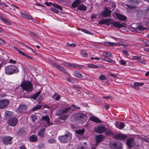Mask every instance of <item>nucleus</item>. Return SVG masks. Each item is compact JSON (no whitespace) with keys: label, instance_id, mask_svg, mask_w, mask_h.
<instances>
[{"label":"nucleus","instance_id":"obj_20","mask_svg":"<svg viewBox=\"0 0 149 149\" xmlns=\"http://www.w3.org/2000/svg\"><path fill=\"white\" fill-rule=\"evenodd\" d=\"M104 137L102 135H100L97 136L96 137V143L95 144V146H97L98 143L100 142L102 140Z\"/></svg>","mask_w":149,"mask_h":149},{"label":"nucleus","instance_id":"obj_58","mask_svg":"<svg viewBox=\"0 0 149 149\" xmlns=\"http://www.w3.org/2000/svg\"><path fill=\"white\" fill-rule=\"evenodd\" d=\"M120 63L122 65H125L126 64V62L123 60H120Z\"/></svg>","mask_w":149,"mask_h":149},{"label":"nucleus","instance_id":"obj_42","mask_svg":"<svg viewBox=\"0 0 149 149\" xmlns=\"http://www.w3.org/2000/svg\"><path fill=\"white\" fill-rule=\"evenodd\" d=\"M75 75L76 77L80 78H82L83 77V75L79 72H76Z\"/></svg>","mask_w":149,"mask_h":149},{"label":"nucleus","instance_id":"obj_11","mask_svg":"<svg viewBox=\"0 0 149 149\" xmlns=\"http://www.w3.org/2000/svg\"><path fill=\"white\" fill-rule=\"evenodd\" d=\"M130 2V3L128 6V8L132 9H134L136 7V5L138 4L139 1V0H131Z\"/></svg>","mask_w":149,"mask_h":149},{"label":"nucleus","instance_id":"obj_49","mask_svg":"<svg viewBox=\"0 0 149 149\" xmlns=\"http://www.w3.org/2000/svg\"><path fill=\"white\" fill-rule=\"evenodd\" d=\"M32 121H34L37 119L36 116V115H33L30 116Z\"/></svg>","mask_w":149,"mask_h":149},{"label":"nucleus","instance_id":"obj_6","mask_svg":"<svg viewBox=\"0 0 149 149\" xmlns=\"http://www.w3.org/2000/svg\"><path fill=\"white\" fill-rule=\"evenodd\" d=\"M18 121V120L16 118L13 117L9 119L8 123L9 125L14 127L17 125Z\"/></svg>","mask_w":149,"mask_h":149},{"label":"nucleus","instance_id":"obj_56","mask_svg":"<svg viewBox=\"0 0 149 149\" xmlns=\"http://www.w3.org/2000/svg\"><path fill=\"white\" fill-rule=\"evenodd\" d=\"M30 33L31 35L33 36L35 38H37V36L34 33L31 31H30Z\"/></svg>","mask_w":149,"mask_h":149},{"label":"nucleus","instance_id":"obj_24","mask_svg":"<svg viewBox=\"0 0 149 149\" xmlns=\"http://www.w3.org/2000/svg\"><path fill=\"white\" fill-rule=\"evenodd\" d=\"M77 9L80 10L85 11L86 10L87 7L84 4H82L78 6Z\"/></svg>","mask_w":149,"mask_h":149},{"label":"nucleus","instance_id":"obj_34","mask_svg":"<svg viewBox=\"0 0 149 149\" xmlns=\"http://www.w3.org/2000/svg\"><path fill=\"white\" fill-rule=\"evenodd\" d=\"M42 107L41 105H38L35 107H34L31 109V111H34L37 109H40Z\"/></svg>","mask_w":149,"mask_h":149},{"label":"nucleus","instance_id":"obj_64","mask_svg":"<svg viewBox=\"0 0 149 149\" xmlns=\"http://www.w3.org/2000/svg\"><path fill=\"white\" fill-rule=\"evenodd\" d=\"M5 41L3 40L2 39L0 38V44H2V45H3V44H5Z\"/></svg>","mask_w":149,"mask_h":149},{"label":"nucleus","instance_id":"obj_60","mask_svg":"<svg viewBox=\"0 0 149 149\" xmlns=\"http://www.w3.org/2000/svg\"><path fill=\"white\" fill-rule=\"evenodd\" d=\"M110 74L111 76L112 77L114 78H116L117 77V75H116L112 73H110Z\"/></svg>","mask_w":149,"mask_h":149},{"label":"nucleus","instance_id":"obj_28","mask_svg":"<svg viewBox=\"0 0 149 149\" xmlns=\"http://www.w3.org/2000/svg\"><path fill=\"white\" fill-rule=\"evenodd\" d=\"M102 58L103 60L106 61H107L109 63H115V62L114 61L112 60L111 59L108 58L104 57Z\"/></svg>","mask_w":149,"mask_h":149},{"label":"nucleus","instance_id":"obj_18","mask_svg":"<svg viewBox=\"0 0 149 149\" xmlns=\"http://www.w3.org/2000/svg\"><path fill=\"white\" fill-rule=\"evenodd\" d=\"M115 15L119 20H124L127 19L126 17L125 16L117 13H116Z\"/></svg>","mask_w":149,"mask_h":149},{"label":"nucleus","instance_id":"obj_47","mask_svg":"<svg viewBox=\"0 0 149 149\" xmlns=\"http://www.w3.org/2000/svg\"><path fill=\"white\" fill-rule=\"evenodd\" d=\"M63 64L67 66L71 67H72L73 65V64H71L68 63L67 62L64 63Z\"/></svg>","mask_w":149,"mask_h":149},{"label":"nucleus","instance_id":"obj_54","mask_svg":"<svg viewBox=\"0 0 149 149\" xmlns=\"http://www.w3.org/2000/svg\"><path fill=\"white\" fill-rule=\"evenodd\" d=\"M24 132V130L22 128H20L18 131V133L19 134L21 135L23 134Z\"/></svg>","mask_w":149,"mask_h":149},{"label":"nucleus","instance_id":"obj_4","mask_svg":"<svg viewBox=\"0 0 149 149\" xmlns=\"http://www.w3.org/2000/svg\"><path fill=\"white\" fill-rule=\"evenodd\" d=\"M21 86L23 89L27 92L31 91L33 89V86L32 83L29 81H24L21 84Z\"/></svg>","mask_w":149,"mask_h":149},{"label":"nucleus","instance_id":"obj_62","mask_svg":"<svg viewBox=\"0 0 149 149\" xmlns=\"http://www.w3.org/2000/svg\"><path fill=\"white\" fill-rule=\"evenodd\" d=\"M132 58L134 60H138L140 59L141 58V57L138 58L137 56H134L132 57Z\"/></svg>","mask_w":149,"mask_h":149},{"label":"nucleus","instance_id":"obj_17","mask_svg":"<svg viewBox=\"0 0 149 149\" xmlns=\"http://www.w3.org/2000/svg\"><path fill=\"white\" fill-rule=\"evenodd\" d=\"M149 10V6H147L146 7V8L145 9L138 11L137 13L138 14H140L141 16H143L147 13V12Z\"/></svg>","mask_w":149,"mask_h":149},{"label":"nucleus","instance_id":"obj_8","mask_svg":"<svg viewBox=\"0 0 149 149\" xmlns=\"http://www.w3.org/2000/svg\"><path fill=\"white\" fill-rule=\"evenodd\" d=\"M9 103V101L7 99L0 100V109H3L7 107Z\"/></svg>","mask_w":149,"mask_h":149},{"label":"nucleus","instance_id":"obj_25","mask_svg":"<svg viewBox=\"0 0 149 149\" xmlns=\"http://www.w3.org/2000/svg\"><path fill=\"white\" fill-rule=\"evenodd\" d=\"M29 139L31 142H34L37 141V138L36 136L33 135L30 136Z\"/></svg>","mask_w":149,"mask_h":149},{"label":"nucleus","instance_id":"obj_38","mask_svg":"<svg viewBox=\"0 0 149 149\" xmlns=\"http://www.w3.org/2000/svg\"><path fill=\"white\" fill-rule=\"evenodd\" d=\"M1 19L6 24L8 25H10L11 24V23L6 19L3 18V17H1Z\"/></svg>","mask_w":149,"mask_h":149},{"label":"nucleus","instance_id":"obj_19","mask_svg":"<svg viewBox=\"0 0 149 149\" xmlns=\"http://www.w3.org/2000/svg\"><path fill=\"white\" fill-rule=\"evenodd\" d=\"M111 19H107L104 20H100L99 22L100 24H105L109 25L111 23Z\"/></svg>","mask_w":149,"mask_h":149},{"label":"nucleus","instance_id":"obj_40","mask_svg":"<svg viewBox=\"0 0 149 149\" xmlns=\"http://www.w3.org/2000/svg\"><path fill=\"white\" fill-rule=\"evenodd\" d=\"M85 132V130L83 129L81 130H76V133L79 134H82Z\"/></svg>","mask_w":149,"mask_h":149},{"label":"nucleus","instance_id":"obj_57","mask_svg":"<svg viewBox=\"0 0 149 149\" xmlns=\"http://www.w3.org/2000/svg\"><path fill=\"white\" fill-rule=\"evenodd\" d=\"M111 5L112 7L113 8V9H114H114L116 7V4L114 2H112L111 3Z\"/></svg>","mask_w":149,"mask_h":149},{"label":"nucleus","instance_id":"obj_31","mask_svg":"<svg viewBox=\"0 0 149 149\" xmlns=\"http://www.w3.org/2000/svg\"><path fill=\"white\" fill-rule=\"evenodd\" d=\"M116 126L118 128L121 129L124 127L125 125L123 123L120 122L119 124H116Z\"/></svg>","mask_w":149,"mask_h":149},{"label":"nucleus","instance_id":"obj_59","mask_svg":"<svg viewBox=\"0 0 149 149\" xmlns=\"http://www.w3.org/2000/svg\"><path fill=\"white\" fill-rule=\"evenodd\" d=\"M9 62L10 63H13V64H15L17 62L13 60L12 59H10L9 60Z\"/></svg>","mask_w":149,"mask_h":149},{"label":"nucleus","instance_id":"obj_22","mask_svg":"<svg viewBox=\"0 0 149 149\" xmlns=\"http://www.w3.org/2000/svg\"><path fill=\"white\" fill-rule=\"evenodd\" d=\"M81 1L79 0H76L72 4V7L75 8L81 3Z\"/></svg>","mask_w":149,"mask_h":149},{"label":"nucleus","instance_id":"obj_13","mask_svg":"<svg viewBox=\"0 0 149 149\" xmlns=\"http://www.w3.org/2000/svg\"><path fill=\"white\" fill-rule=\"evenodd\" d=\"M106 130V128L105 127L102 126H99L95 129V131L99 133L104 132Z\"/></svg>","mask_w":149,"mask_h":149},{"label":"nucleus","instance_id":"obj_41","mask_svg":"<svg viewBox=\"0 0 149 149\" xmlns=\"http://www.w3.org/2000/svg\"><path fill=\"white\" fill-rule=\"evenodd\" d=\"M81 55L85 57H87L88 56L87 54L83 50L81 51Z\"/></svg>","mask_w":149,"mask_h":149},{"label":"nucleus","instance_id":"obj_32","mask_svg":"<svg viewBox=\"0 0 149 149\" xmlns=\"http://www.w3.org/2000/svg\"><path fill=\"white\" fill-rule=\"evenodd\" d=\"M14 48L15 50H16L18 52L19 54H21L25 56L26 54V53H24L22 51H21L16 46H14Z\"/></svg>","mask_w":149,"mask_h":149},{"label":"nucleus","instance_id":"obj_27","mask_svg":"<svg viewBox=\"0 0 149 149\" xmlns=\"http://www.w3.org/2000/svg\"><path fill=\"white\" fill-rule=\"evenodd\" d=\"M40 91H39L36 93H34L30 96V98L35 99L39 95L40 93Z\"/></svg>","mask_w":149,"mask_h":149},{"label":"nucleus","instance_id":"obj_39","mask_svg":"<svg viewBox=\"0 0 149 149\" xmlns=\"http://www.w3.org/2000/svg\"><path fill=\"white\" fill-rule=\"evenodd\" d=\"M145 29H146L144 27H143L141 25H139L138 26L136 27V31L138 30H143Z\"/></svg>","mask_w":149,"mask_h":149},{"label":"nucleus","instance_id":"obj_63","mask_svg":"<svg viewBox=\"0 0 149 149\" xmlns=\"http://www.w3.org/2000/svg\"><path fill=\"white\" fill-rule=\"evenodd\" d=\"M106 134L107 135H109L112 134V133L110 130L106 132Z\"/></svg>","mask_w":149,"mask_h":149},{"label":"nucleus","instance_id":"obj_1","mask_svg":"<svg viewBox=\"0 0 149 149\" xmlns=\"http://www.w3.org/2000/svg\"><path fill=\"white\" fill-rule=\"evenodd\" d=\"M19 72L17 67L14 65H10L5 67V73L8 75H11Z\"/></svg>","mask_w":149,"mask_h":149},{"label":"nucleus","instance_id":"obj_61","mask_svg":"<svg viewBox=\"0 0 149 149\" xmlns=\"http://www.w3.org/2000/svg\"><path fill=\"white\" fill-rule=\"evenodd\" d=\"M52 4V2L48 3L47 2H46L45 3V4H46L47 6H50Z\"/></svg>","mask_w":149,"mask_h":149},{"label":"nucleus","instance_id":"obj_21","mask_svg":"<svg viewBox=\"0 0 149 149\" xmlns=\"http://www.w3.org/2000/svg\"><path fill=\"white\" fill-rule=\"evenodd\" d=\"M144 84V83H138L136 82L134 83V85L132 86L136 90H138L139 88L138 86H142Z\"/></svg>","mask_w":149,"mask_h":149},{"label":"nucleus","instance_id":"obj_12","mask_svg":"<svg viewBox=\"0 0 149 149\" xmlns=\"http://www.w3.org/2000/svg\"><path fill=\"white\" fill-rule=\"evenodd\" d=\"M112 24L115 27L120 28L121 27H125L126 24L124 23H120L118 22L115 21L113 22Z\"/></svg>","mask_w":149,"mask_h":149},{"label":"nucleus","instance_id":"obj_50","mask_svg":"<svg viewBox=\"0 0 149 149\" xmlns=\"http://www.w3.org/2000/svg\"><path fill=\"white\" fill-rule=\"evenodd\" d=\"M67 45L68 47H75L76 46V45L75 43H72L70 44L68 42L67 43Z\"/></svg>","mask_w":149,"mask_h":149},{"label":"nucleus","instance_id":"obj_30","mask_svg":"<svg viewBox=\"0 0 149 149\" xmlns=\"http://www.w3.org/2000/svg\"><path fill=\"white\" fill-rule=\"evenodd\" d=\"M63 113L65 114L69 112H72V110L71 109V107H68L65 108V109H63Z\"/></svg>","mask_w":149,"mask_h":149},{"label":"nucleus","instance_id":"obj_15","mask_svg":"<svg viewBox=\"0 0 149 149\" xmlns=\"http://www.w3.org/2000/svg\"><path fill=\"white\" fill-rule=\"evenodd\" d=\"M127 136L121 134H118L113 136V138L118 140H125L127 138Z\"/></svg>","mask_w":149,"mask_h":149},{"label":"nucleus","instance_id":"obj_51","mask_svg":"<svg viewBox=\"0 0 149 149\" xmlns=\"http://www.w3.org/2000/svg\"><path fill=\"white\" fill-rule=\"evenodd\" d=\"M50 10L55 13H58L59 11L54 8H51Z\"/></svg>","mask_w":149,"mask_h":149},{"label":"nucleus","instance_id":"obj_48","mask_svg":"<svg viewBox=\"0 0 149 149\" xmlns=\"http://www.w3.org/2000/svg\"><path fill=\"white\" fill-rule=\"evenodd\" d=\"M6 116L7 117L8 116H10L12 112L9 111H7L5 112Z\"/></svg>","mask_w":149,"mask_h":149},{"label":"nucleus","instance_id":"obj_26","mask_svg":"<svg viewBox=\"0 0 149 149\" xmlns=\"http://www.w3.org/2000/svg\"><path fill=\"white\" fill-rule=\"evenodd\" d=\"M21 14L23 17L25 18L30 19H32V16L30 15L26 14L24 13H21Z\"/></svg>","mask_w":149,"mask_h":149},{"label":"nucleus","instance_id":"obj_16","mask_svg":"<svg viewBox=\"0 0 149 149\" xmlns=\"http://www.w3.org/2000/svg\"><path fill=\"white\" fill-rule=\"evenodd\" d=\"M50 118L47 115L43 116L42 117L41 120V121H44L47 122L48 126L50 125L53 124L52 123L49 121Z\"/></svg>","mask_w":149,"mask_h":149},{"label":"nucleus","instance_id":"obj_10","mask_svg":"<svg viewBox=\"0 0 149 149\" xmlns=\"http://www.w3.org/2000/svg\"><path fill=\"white\" fill-rule=\"evenodd\" d=\"M27 108V106L24 104H21L18 107L17 111L19 113H25L26 111V109Z\"/></svg>","mask_w":149,"mask_h":149},{"label":"nucleus","instance_id":"obj_37","mask_svg":"<svg viewBox=\"0 0 149 149\" xmlns=\"http://www.w3.org/2000/svg\"><path fill=\"white\" fill-rule=\"evenodd\" d=\"M103 55L105 56V57L107 58L110 57L111 56V54L110 53L107 52H104L103 54Z\"/></svg>","mask_w":149,"mask_h":149},{"label":"nucleus","instance_id":"obj_9","mask_svg":"<svg viewBox=\"0 0 149 149\" xmlns=\"http://www.w3.org/2000/svg\"><path fill=\"white\" fill-rule=\"evenodd\" d=\"M12 139L13 138L11 136H4L3 138V143L6 145L11 144L12 143L11 141Z\"/></svg>","mask_w":149,"mask_h":149},{"label":"nucleus","instance_id":"obj_36","mask_svg":"<svg viewBox=\"0 0 149 149\" xmlns=\"http://www.w3.org/2000/svg\"><path fill=\"white\" fill-rule=\"evenodd\" d=\"M104 45L106 46H113L115 45V43L113 42H106L104 43Z\"/></svg>","mask_w":149,"mask_h":149},{"label":"nucleus","instance_id":"obj_55","mask_svg":"<svg viewBox=\"0 0 149 149\" xmlns=\"http://www.w3.org/2000/svg\"><path fill=\"white\" fill-rule=\"evenodd\" d=\"M48 142L50 143H53L55 142V140L54 139H50L48 140Z\"/></svg>","mask_w":149,"mask_h":149},{"label":"nucleus","instance_id":"obj_2","mask_svg":"<svg viewBox=\"0 0 149 149\" xmlns=\"http://www.w3.org/2000/svg\"><path fill=\"white\" fill-rule=\"evenodd\" d=\"M58 139L62 143H66L69 142L72 139V134L69 132H68L64 135L58 137Z\"/></svg>","mask_w":149,"mask_h":149},{"label":"nucleus","instance_id":"obj_3","mask_svg":"<svg viewBox=\"0 0 149 149\" xmlns=\"http://www.w3.org/2000/svg\"><path fill=\"white\" fill-rule=\"evenodd\" d=\"M72 118L74 120H79V121L83 122L86 121L87 119L86 116L84 113H77L74 115Z\"/></svg>","mask_w":149,"mask_h":149},{"label":"nucleus","instance_id":"obj_45","mask_svg":"<svg viewBox=\"0 0 149 149\" xmlns=\"http://www.w3.org/2000/svg\"><path fill=\"white\" fill-rule=\"evenodd\" d=\"M72 68L82 69L83 68V66L78 65H74L73 64Z\"/></svg>","mask_w":149,"mask_h":149},{"label":"nucleus","instance_id":"obj_14","mask_svg":"<svg viewBox=\"0 0 149 149\" xmlns=\"http://www.w3.org/2000/svg\"><path fill=\"white\" fill-rule=\"evenodd\" d=\"M127 144L129 148H131L135 145L134 139L132 138L128 139L127 140Z\"/></svg>","mask_w":149,"mask_h":149},{"label":"nucleus","instance_id":"obj_53","mask_svg":"<svg viewBox=\"0 0 149 149\" xmlns=\"http://www.w3.org/2000/svg\"><path fill=\"white\" fill-rule=\"evenodd\" d=\"M99 78L100 80H104L106 79V78L105 76L103 75H101L99 77Z\"/></svg>","mask_w":149,"mask_h":149},{"label":"nucleus","instance_id":"obj_35","mask_svg":"<svg viewBox=\"0 0 149 149\" xmlns=\"http://www.w3.org/2000/svg\"><path fill=\"white\" fill-rule=\"evenodd\" d=\"M87 66L90 68L97 69L99 67L97 65H93L92 64H87Z\"/></svg>","mask_w":149,"mask_h":149},{"label":"nucleus","instance_id":"obj_52","mask_svg":"<svg viewBox=\"0 0 149 149\" xmlns=\"http://www.w3.org/2000/svg\"><path fill=\"white\" fill-rule=\"evenodd\" d=\"M0 5H1L3 7H9L8 5H7L4 3L0 2Z\"/></svg>","mask_w":149,"mask_h":149},{"label":"nucleus","instance_id":"obj_33","mask_svg":"<svg viewBox=\"0 0 149 149\" xmlns=\"http://www.w3.org/2000/svg\"><path fill=\"white\" fill-rule=\"evenodd\" d=\"M45 130V129L44 128L41 130L40 131L38 132V135L41 137H43L44 136V133Z\"/></svg>","mask_w":149,"mask_h":149},{"label":"nucleus","instance_id":"obj_7","mask_svg":"<svg viewBox=\"0 0 149 149\" xmlns=\"http://www.w3.org/2000/svg\"><path fill=\"white\" fill-rule=\"evenodd\" d=\"M122 144L119 141L111 143L110 146L112 149H121Z\"/></svg>","mask_w":149,"mask_h":149},{"label":"nucleus","instance_id":"obj_5","mask_svg":"<svg viewBox=\"0 0 149 149\" xmlns=\"http://www.w3.org/2000/svg\"><path fill=\"white\" fill-rule=\"evenodd\" d=\"M114 10L113 9L112 10L109 9L108 8L106 7L104 8V10L102 11L100 13V15L102 17H109L111 16V12Z\"/></svg>","mask_w":149,"mask_h":149},{"label":"nucleus","instance_id":"obj_44","mask_svg":"<svg viewBox=\"0 0 149 149\" xmlns=\"http://www.w3.org/2000/svg\"><path fill=\"white\" fill-rule=\"evenodd\" d=\"M81 31L88 34L90 35H92V34L89 31L86 29H81Z\"/></svg>","mask_w":149,"mask_h":149},{"label":"nucleus","instance_id":"obj_29","mask_svg":"<svg viewBox=\"0 0 149 149\" xmlns=\"http://www.w3.org/2000/svg\"><path fill=\"white\" fill-rule=\"evenodd\" d=\"M91 120L97 123H101V122L100 120L94 116H91Z\"/></svg>","mask_w":149,"mask_h":149},{"label":"nucleus","instance_id":"obj_43","mask_svg":"<svg viewBox=\"0 0 149 149\" xmlns=\"http://www.w3.org/2000/svg\"><path fill=\"white\" fill-rule=\"evenodd\" d=\"M68 116L69 115H65L61 116L60 118L61 119L65 120L66 119Z\"/></svg>","mask_w":149,"mask_h":149},{"label":"nucleus","instance_id":"obj_23","mask_svg":"<svg viewBox=\"0 0 149 149\" xmlns=\"http://www.w3.org/2000/svg\"><path fill=\"white\" fill-rule=\"evenodd\" d=\"M57 66V68L60 71L62 72H63L65 73V74L69 75L67 71L62 66L59 65V66Z\"/></svg>","mask_w":149,"mask_h":149},{"label":"nucleus","instance_id":"obj_46","mask_svg":"<svg viewBox=\"0 0 149 149\" xmlns=\"http://www.w3.org/2000/svg\"><path fill=\"white\" fill-rule=\"evenodd\" d=\"M63 114H64L63 110H59L57 113V115L58 116H60Z\"/></svg>","mask_w":149,"mask_h":149}]
</instances>
